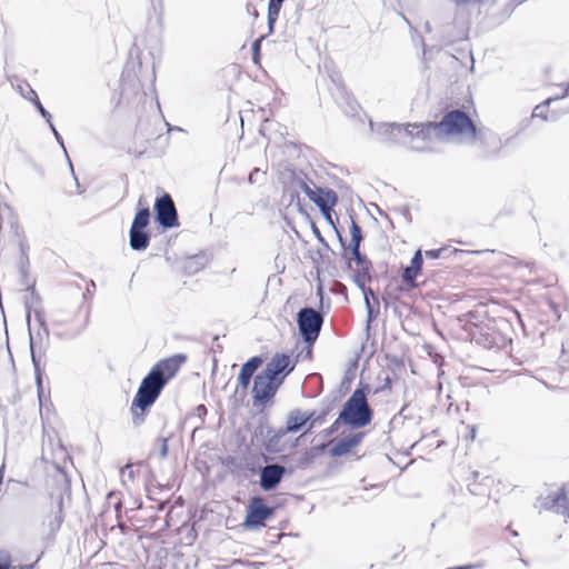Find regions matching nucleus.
I'll return each mask as SVG.
<instances>
[{
    "mask_svg": "<svg viewBox=\"0 0 569 569\" xmlns=\"http://www.w3.org/2000/svg\"><path fill=\"white\" fill-rule=\"evenodd\" d=\"M122 477H128L129 479H133V470L131 465H127L121 469Z\"/></svg>",
    "mask_w": 569,
    "mask_h": 569,
    "instance_id": "39",
    "label": "nucleus"
},
{
    "mask_svg": "<svg viewBox=\"0 0 569 569\" xmlns=\"http://www.w3.org/2000/svg\"><path fill=\"white\" fill-rule=\"evenodd\" d=\"M186 360L187 357L182 353L162 359L142 379L130 407L134 426H140L144 422L146 410L156 402L164 386L176 376Z\"/></svg>",
    "mask_w": 569,
    "mask_h": 569,
    "instance_id": "1",
    "label": "nucleus"
},
{
    "mask_svg": "<svg viewBox=\"0 0 569 569\" xmlns=\"http://www.w3.org/2000/svg\"><path fill=\"white\" fill-rule=\"evenodd\" d=\"M371 266L359 267V269L355 272V283L361 289L365 298V305L368 312V322L372 320V307L370 302V297L375 298L372 289L367 287V283L371 281L370 277Z\"/></svg>",
    "mask_w": 569,
    "mask_h": 569,
    "instance_id": "14",
    "label": "nucleus"
},
{
    "mask_svg": "<svg viewBox=\"0 0 569 569\" xmlns=\"http://www.w3.org/2000/svg\"><path fill=\"white\" fill-rule=\"evenodd\" d=\"M53 503L57 508L56 516L53 520L50 521L49 526L51 531H56L59 529L60 525L62 523L63 516H62V506H63V497L61 492L57 493L56 496L52 495Z\"/></svg>",
    "mask_w": 569,
    "mask_h": 569,
    "instance_id": "24",
    "label": "nucleus"
},
{
    "mask_svg": "<svg viewBox=\"0 0 569 569\" xmlns=\"http://www.w3.org/2000/svg\"><path fill=\"white\" fill-rule=\"evenodd\" d=\"M295 369L291 358L286 353H276L261 371L276 381L283 382V379Z\"/></svg>",
    "mask_w": 569,
    "mask_h": 569,
    "instance_id": "11",
    "label": "nucleus"
},
{
    "mask_svg": "<svg viewBox=\"0 0 569 569\" xmlns=\"http://www.w3.org/2000/svg\"><path fill=\"white\" fill-rule=\"evenodd\" d=\"M437 140L457 138L459 142L475 144L477 136L481 139L495 140V133L488 129H478L471 118L461 110H451L441 121L435 122Z\"/></svg>",
    "mask_w": 569,
    "mask_h": 569,
    "instance_id": "2",
    "label": "nucleus"
},
{
    "mask_svg": "<svg viewBox=\"0 0 569 569\" xmlns=\"http://www.w3.org/2000/svg\"><path fill=\"white\" fill-rule=\"evenodd\" d=\"M315 411L302 412L299 409L289 412L287 418V425L280 429V435L293 433L302 429L309 420L313 417Z\"/></svg>",
    "mask_w": 569,
    "mask_h": 569,
    "instance_id": "16",
    "label": "nucleus"
},
{
    "mask_svg": "<svg viewBox=\"0 0 569 569\" xmlns=\"http://www.w3.org/2000/svg\"><path fill=\"white\" fill-rule=\"evenodd\" d=\"M49 127H50V129L52 130V132H53V134H54L56 140L61 144V147L63 148V150H66L64 144H63V140H62V138H61L60 133L57 131V129H56L54 124H53V123H50V126H49ZM64 152L67 153V151H64Z\"/></svg>",
    "mask_w": 569,
    "mask_h": 569,
    "instance_id": "41",
    "label": "nucleus"
},
{
    "mask_svg": "<svg viewBox=\"0 0 569 569\" xmlns=\"http://www.w3.org/2000/svg\"><path fill=\"white\" fill-rule=\"evenodd\" d=\"M261 365H262V358L258 357V356L250 358L247 362H244L242 365L239 377H238V382L243 391H246L253 373L258 370V368Z\"/></svg>",
    "mask_w": 569,
    "mask_h": 569,
    "instance_id": "17",
    "label": "nucleus"
},
{
    "mask_svg": "<svg viewBox=\"0 0 569 569\" xmlns=\"http://www.w3.org/2000/svg\"><path fill=\"white\" fill-rule=\"evenodd\" d=\"M69 164H70V169H71V171L73 172V166H72V163H71V161H70V160H69Z\"/></svg>",
    "mask_w": 569,
    "mask_h": 569,
    "instance_id": "51",
    "label": "nucleus"
},
{
    "mask_svg": "<svg viewBox=\"0 0 569 569\" xmlns=\"http://www.w3.org/2000/svg\"><path fill=\"white\" fill-rule=\"evenodd\" d=\"M150 234L143 229L130 228L129 244L134 251H143L149 247Z\"/></svg>",
    "mask_w": 569,
    "mask_h": 569,
    "instance_id": "20",
    "label": "nucleus"
},
{
    "mask_svg": "<svg viewBox=\"0 0 569 569\" xmlns=\"http://www.w3.org/2000/svg\"><path fill=\"white\" fill-rule=\"evenodd\" d=\"M370 129L379 136L381 142L388 144H401V136H408L403 124L396 122L375 123L370 121Z\"/></svg>",
    "mask_w": 569,
    "mask_h": 569,
    "instance_id": "12",
    "label": "nucleus"
},
{
    "mask_svg": "<svg viewBox=\"0 0 569 569\" xmlns=\"http://www.w3.org/2000/svg\"><path fill=\"white\" fill-rule=\"evenodd\" d=\"M29 93L32 96V97H30V101L33 102V104L37 108V110L40 112V114L46 119V121L50 126V123H52L51 114L44 109V107L42 106V103L38 99V96H37L36 91L32 88H29Z\"/></svg>",
    "mask_w": 569,
    "mask_h": 569,
    "instance_id": "28",
    "label": "nucleus"
},
{
    "mask_svg": "<svg viewBox=\"0 0 569 569\" xmlns=\"http://www.w3.org/2000/svg\"><path fill=\"white\" fill-rule=\"evenodd\" d=\"M452 2H455L457 6H462V4H467V3H470V2H478V0H451Z\"/></svg>",
    "mask_w": 569,
    "mask_h": 569,
    "instance_id": "45",
    "label": "nucleus"
},
{
    "mask_svg": "<svg viewBox=\"0 0 569 569\" xmlns=\"http://www.w3.org/2000/svg\"><path fill=\"white\" fill-rule=\"evenodd\" d=\"M28 258L22 254L21 261H20V274H21V283L27 287V283H34V281L29 280L28 274Z\"/></svg>",
    "mask_w": 569,
    "mask_h": 569,
    "instance_id": "30",
    "label": "nucleus"
},
{
    "mask_svg": "<svg viewBox=\"0 0 569 569\" xmlns=\"http://www.w3.org/2000/svg\"><path fill=\"white\" fill-rule=\"evenodd\" d=\"M422 263H423L422 254H421V251L418 250V251H416V253L413 254V257L411 259V264L409 267L405 268V270L402 272L403 281L407 284H409L410 287H416V278L419 274V272L421 271Z\"/></svg>",
    "mask_w": 569,
    "mask_h": 569,
    "instance_id": "19",
    "label": "nucleus"
},
{
    "mask_svg": "<svg viewBox=\"0 0 569 569\" xmlns=\"http://www.w3.org/2000/svg\"><path fill=\"white\" fill-rule=\"evenodd\" d=\"M352 257L359 267L371 266V262L360 252V243L349 246Z\"/></svg>",
    "mask_w": 569,
    "mask_h": 569,
    "instance_id": "29",
    "label": "nucleus"
},
{
    "mask_svg": "<svg viewBox=\"0 0 569 569\" xmlns=\"http://www.w3.org/2000/svg\"><path fill=\"white\" fill-rule=\"evenodd\" d=\"M150 222V210L148 207L139 209L133 218L131 228L146 229Z\"/></svg>",
    "mask_w": 569,
    "mask_h": 569,
    "instance_id": "27",
    "label": "nucleus"
},
{
    "mask_svg": "<svg viewBox=\"0 0 569 569\" xmlns=\"http://www.w3.org/2000/svg\"><path fill=\"white\" fill-rule=\"evenodd\" d=\"M196 412L198 415V417L202 418L207 415V408L206 406L203 405H199L197 408H196Z\"/></svg>",
    "mask_w": 569,
    "mask_h": 569,
    "instance_id": "43",
    "label": "nucleus"
},
{
    "mask_svg": "<svg viewBox=\"0 0 569 569\" xmlns=\"http://www.w3.org/2000/svg\"><path fill=\"white\" fill-rule=\"evenodd\" d=\"M327 415V411H323L322 413L320 415H317L315 412L313 417L309 420V427L308 429L306 430V432H308L309 430H311L313 427H316L317 425H320L322 423V421L325 420V417Z\"/></svg>",
    "mask_w": 569,
    "mask_h": 569,
    "instance_id": "33",
    "label": "nucleus"
},
{
    "mask_svg": "<svg viewBox=\"0 0 569 569\" xmlns=\"http://www.w3.org/2000/svg\"><path fill=\"white\" fill-rule=\"evenodd\" d=\"M264 39V36H261L259 39H257L253 43H252V51L254 54H257L260 50V44H261V41Z\"/></svg>",
    "mask_w": 569,
    "mask_h": 569,
    "instance_id": "42",
    "label": "nucleus"
},
{
    "mask_svg": "<svg viewBox=\"0 0 569 569\" xmlns=\"http://www.w3.org/2000/svg\"><path fill=\"white\" fill-rule=\"evenodd\" d=\"M542 507L569 517V497L566 488H561L557 492L548 495Z\"/></svg>",
    "mask_w": 569,
    "mask_h": 569,
    "instance_id": "15",
    "label": "nucleus"
},
{
    "mask_svg": "<svg viewBox=\"0 0 569 569\" xmlns=\"http://www.w3.org/2000/svg\"><path fill=\"white\" fill-rule=\"evenodd\" d=\"M280 386L281 381H276L262 372L257 375L252 388L254 403H266L272 399Z\"/></svg>",
    "mask_w": 569,
    "mask_h": 569,
    "instance_id": "10",
    "label": "nucleus"
},
{
    "mask_svg": "<svg viewBox=\"0 0 569 569\" xmlns=\"http://www.w3.org/2000/svg\"><path fill=\"white\" fill-rule=\"evenodd\" d=\"M569 97V83L566 84V88L563 90V93L560 96H553L546 99L541 104H538L532 112V118H541L543 120H547V113L546 109L551 104V102Z\"/></svg>",
    "mask_w": 569,
    "mask_h": 569,
    "instance_id": "21",
    "label": "nucleus"
},
{
    "mask_svg": "<svg viewBox=\"0 0 569 569\" xmlns=\"http://www.w3.org/2000/svg\"><path fill=\"white\" fill-rule=\"evenodd\" d=\"M286 472V467L278 463H271L262 467L260 469V487L264 491H271L276 489L277 486L281 482Z\"/></svg>",
    "mask_w": 569,
    "mask_h": 569,
    "instance_id": "13",
    "label": "nucleus"
},
{
    "mask_svg": "<svg viewBox=\"0 0 569 569\" xmlns=\"http://www.w3.org/2000/svg\"><path fill=\"white\" fill-rule=\"evenodd\" d=\"M363 435L362 433H356L349 437H345L340 439L331 449L330 455L332 457H341L350 452V450L355 447H357L361 440Z\"/></svg>",
    "mask_w": 569,
    "mask_h": 569,
    "instance_id": "18",
    "label": "nucleus"
},
{
    "mask_svg": "<svg viewBox=\"0 0 569 569\" xmlns=\"http://www.w3.org/2000/svg\"><path fill=\"white\" fill-rule=\"evenodd\" d=\"M286 435H280V429L274 430L271 428H268L267 435H266V441L264 447L266 450L269 452H278L280 451L279 441L281 438H283Z\"/></svg>",
    "mask_w": 569,
    "mask_h": 569,
    "instance_id": "23",
    "label": "nucleus"
},
{
    "mask_svg": "<svg viewBox=\"0 0 569 569\" xmlns=\"http://www.w3.org/2000/svg\"><path fill=\"white\" fill-rule=\"evenodd\" d=\"M156 221L163 229L179 226V219L174 202L169 193H163L154 201Z\"/></svg>",
    "mask_w": 569,
    "mask_h": 569,
    "instance_id": "8",
    "label": "nucleus"
},
{
    "mask_svg": "<svg viewBox=\"0 0 569 569\" xmlns=\"http://www.w3.org/2000/svg\"><path fill=\"white\" fill-rule=\"evenodd\" d=\"M301 189L309 200L312 201L332 223L330 212L338 201L337 193L328 188L316 187V189H312L303 181L301 182Z\"/></svg>",
    "mask_w": 569,
    "mask_h": 569,
    "instance_id": "7",
    "label": "nucleus"
},
{
    "mask_svg": "<svg viewBox=\"0 0 569 569\" xmlns=\"http://www.w3.org/2000/svg\"><path fill=\"white\" fill-rule=\"evenodd\" d=\"M160 448H159V458L164 459L168 456V439L167 438H160Z\"/></svg>",
    "mask_w": 569,
    "mask_h": 569,
    "instance_id": "37",
    "label": "nucleus"
},
{
    "mask_svg": "<svg viewBox=\"0 0 569 569\" xmlns=\"http://www.w3.org/2000/svg\"><path fill=\"white\" fill-rule=\"evenodd\" d=\"M369 386L357 388L345 402L340 411V420L353 429L366 427L371 422L372 410L367 401Z\"/></svg>",
    "mask_w": 569,
    "mask_h": 569,
    "instance_id": "3",
    "label": "nucleus"
},
{
    "mask_svg": "<svg viewBox=\"0 0 569 569\" xmlns=\"http://www.w3.org/2000/svg\"><path fill=\"white\" fill-rule=\"evenodd\" d=\"M476 142H479L481 152L485 156L497 154L501 149V141L496 134L495 140L481 139L479 134L476 138Z\"/></svg>",
    "mask_w": 569,
    "mask_h": 569,
    "instance_id": "22",
    "label": "nucleus"
},
{
    "mask_svg": "<svg viewBox=\"0 0 569 569\" xmlns=\"http://www.w3.org/2000/svg\"><path fill=\"white\" fill-rule=\"evenodd\" d=\"M476 431H477L476 426H472L471 427V438L472 439L476 437Z\"/></svg>",
    "mask_w": 569,
    "mask_h": 569,
    "instance_id": "48",
    "label": "nucleus"
},
{
    "mask_svg": "<svg viewBox=\"0 0 569 569\" xmlns=\"http://www.w3.org/2000/svg\"><path fill=\"white\" fill-rule=\"evenodd\" d=\"M446 251L445 248H440V249H432V250H427L426 251V257L427 258H431V259H438L441 257V253Z\"/></svg>",
    "mask_w": 569,
    "mask_h": 569,
    "instance_id": "38",
    "label": "nucleus"
},
{
    "mask_svg": "<svg viewBox=\"0 0 569 569\" xmlns=\"http://www.w3.org/2000/svg\"><path fill=\"white\" fill-rule=\"evenodd\" d=\"M11 567V557L9 552L4 550H0V569H10Z\"/></svg>",
    "mask_w": 569,
    "mask_h": 569,
    "instance_id": "34",
    "label": "nucleus"
},
{
    "mask_svg": "<svg viewBox=\"0 0 569 569\" xmlns=\"http://www.w3.org/2000/svg\"><path fill=\"white\" fill-rule=\"evenodd\" d=\"M560 363L565 369H569V340L562 343Z\"/></svg>",
    "mask_w": 569,
    "mask_h": 569,
    "instance_id": "32",
    "label": "nucleus"
},
{
    "mask_svg": "<svg viewBox=\"0 0 569 569\" xmlns=\"http://www.w3.org/2000/svg\"><path fill=\"white\" fill-rule=\"evenodd\" d=\"M284 0H269L268 3V27L269 32H272V28L274 22L278 19L279 12L281 10L282 3Z\"/></svg>",
    "mask_w": 569,
    "mask_h": 569,
    "instance_id": "25",
    "label": "nucleus"
},
{
    "mask_svg": "<svg viewBox=\"0 0 569 569\" xmlns=\"http://www.w3.org/2000/svg\"><path fill=\"white\" fill-rule=\"evenodd\" d=\"M350 234H351L350 244H357V243L361 242V240H362L361 229L353 220H351Z\"/></svg>",
    "mask_w": 569,
    "mask_h": 569,
    "instance_id": "31",
    "label": "nucleus"
},
{
    "mask_svg": "<svg viewBox=\"0 0 569 569\" xmlns=\"http://www.w3.org/2000/svg\"><path fill=\"white\" fill-rule=\"evenodd\" d=\"M197 264V258L196 257H192V258H189L186 262H184V268L186 270H188L189 272H197L201 269V267L199 266H196Z\"/></svg>",
    "mask_w": 569,
    "mask_h": 569,
    "instance_id": "36",
    "label": "nucleus"
},
{
    "mask_svg": "<svg viewBox=\"0 0 569 569\" xmlns=\"http://www.w3.org/2000/svg\"><path fill=\"white\" fill-rule=\"evenodd\" d=\"M408 136H401V144L416 151L430 149V144L437 139L435 122L407 123L403 126Z\"/></svg>",
    "mask_w": 569,
    "mask_h": 569,
    "instance_id": "5",
    "label": "nucleus"
},
{
    "mask_svg": "<svg viewBox=\"0 0 569 569\" xmlns=\"http://www.w3.org/2000/svg\"><path fill=\"white\" fill-rule=\"evenodd\" d=\"M316 232H317V236L319 237V239H320L321 241H323V238L321 237L320 232H319L317 229H316Z\"/></svg>",
    "mask_w": 569,
    "mask_h": 569,
    "instance_id": "49",
    "label": "nucleus"
},
{
    "mask_svg": "<svg viewBox=\"0 0 569 569\" xmlns=\"http://www.w3.org/2000/svg\"><path fill=\"white\" fill-rule=\"evenodd\" d=\"M274 509L263 503L261 497L250 499L247 516L243 521L246 529H257L264 526V522L273 515Z\"/></svg>",
    "mask_w": 569,
    "mask_h": 569,
    "instance_id": "9",
    "label": "nucleus"
},
{
    "mask_svg": "<svg viewBox=\"0 0 569 569\" xmlns=\"http://www.w3.org/2000/svg\"><path fill=\"white\" fill-rule=\"evenodd\" d=\"M525 0H517V4L522 3Z\"/></svg>",
    "mask_w": 569,
    "mask_h": 569,
    "instance_id": "52",
    "label": "nucleus"
},
{
    "mask_svg": "<svg viewBox=\"0 0 569 569\" xmlns=\"http://www.w3.org/2000/svg\"><path fill=\"white\" fill-rule=\"evenodd\" d=\"M565 88H566V86L562 87V90H565ZM562 93H563V91H558V93L556 96H560Z\"/></svg>",
    "mask_w": 569,
    "mask_h": 569,
    "instance_id": "50",
    "label": "nucleus"
},
{
    "mask_svg": "<svg viewBox=\"0 0 569 569\" xmlns=\"http://www.w3.org/2000/svg\"><path fill=\"white\" fill-rule=\"evenodd\" d=\"M297 323L299 332L307 343H313L321 331L323 325V316L320 311L305 307L297 315Z\"/></svg>",
    "mask_w": 569,
    "mask_h": 569,
    "instance_id": "6",
    "label": "nucleus"
},
{
    "mask_svg": "<svg viewBox=\"0 0 569 569\" xmlns=\"http://www.w3.org/2000/svg\"><path fill=\"white\" fill-rule=\"evenodd\" d=\"M29 88H31L29 84H26V90L21 86L19 87L21 94L28 100H30V97H32L29 93Z\"/></svg>",
    "mask_w": 569,
    "mask_h": 569,
    "instance_id": "44",
    "label": "nucleus"
},
{
    "mask_svg": "<svg viewBox=\"0 0 569 569\" xmlns=\"http://www.w3.org/2000/svg\"><path fill=\"white\" fill-rule=\"evenodd\" d=\"M482 567L483 566L481 563H468V565L451 567V568H447V569H481Z\"/></svg>",
    "mask_w": 569,
    "mask_h": 569,
    "instance_id": "40",
    "label": "nucleus"
},
{
    "mask_svg": "<svg viewBox=\"0 0 569 569\" xmlns=\"http://www.w3.org/2000/svg\"><path fill=\"white\" fill-rule=\"evenodd\" d=\"M341 423H343V422H342V420H340V416H339L329 428L323 430V436L330 437L331 435L336 433L339 430Z\"/></svg>",
    "mask_w": 569,
    "mask_h": 569,
    "instance_id": "35",
    "label": "nucleus"
},
{
    "mask_svg": "<svg viewBox=\"0 0 569 569\" xmlns=\"http://www.w3.org/2000/svg\"><path fill=\"white\" fill-rule=\"evenodd\" d=\"M27 291L30 292V297L24 299L28 326L30 327L31 312H33L34 319L38 321L39 326L43 329L44 333L48 336L49 331H48V328L46 327V320H44L43 311L41 309V298L36 292L34 283H27ZM29 332H31L30 328H29ZM30 350H31V360H32L34 373H36V382H37L38 390H39V400L41 401L40 389H41V383H42V379H41L42 373H41V369H40V359L37 357L36 352H34L32 333H30Z\"/></svg>",
    "mask_w": 569,
    "mask_h": 569,
    "instance_id": "4",
    "label": "nucleus"
},
{
    "mask_svg": "<svg viewBox=\"0 0 569 569\" xmlns=\"http://www.w3.org/2000/svg\"><path fill=\"white\" fill-rule=\"evenodd\" d=\"M260 173V170L259 169H253V171L249 174V182L250 183H253L254 179H256V174Z\"/></svg>",
    "mask_w": 569,
    "mask_h": 569,
    "instance_id": "46",
    "label": "nucleus"
},
{
    "mask_svg": "<svg viewBox=\"0 0 569 569\" xmlns=\"http://www.w3.org/2000/svg\"><path fill=\"white\" fill-rule=\"evenodd\" d=\"M425 30H426L427 32H430V31H431V26H430V23H429V22H426V23H425Z\"/></svg>",
    "mask_w": 569,
    "mask_h": 569,
    "instance_id": "47",
    "label": "nucleus"
},
{
    "mask_svg": "<svg viewBox=\"0 0 569 569\" xmlns=\"http://www.w3.org/2000/svg\"><path fill=\"white\" fill-rule=\"evenodd\" d=\"M284 0H269L268 3V27L269 32H272V28L274 22L278 19L279 12L281 10L282 3Z\"/></svg>",
    "mask_w": 569,
    "mask_h": 569,
    "instance_id": "26",
    "label": "nucleus"
}]
</instances>
